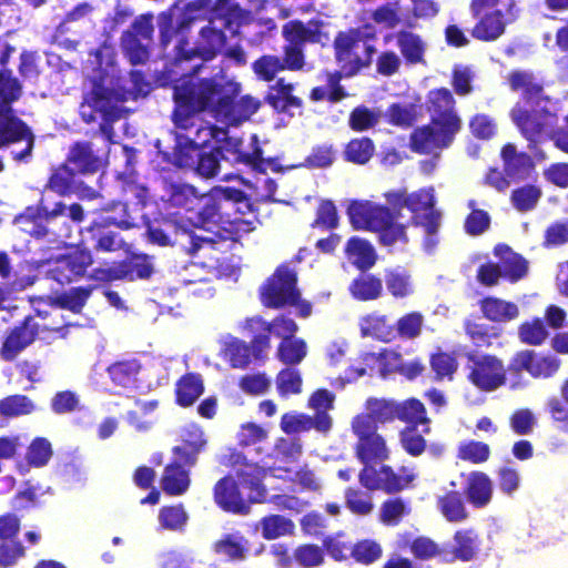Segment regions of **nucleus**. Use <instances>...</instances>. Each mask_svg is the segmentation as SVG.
I'll return each mask as SVG.
<instances>
[{"instance_id":"nucleus-1","label":"nucleus","mask_w":568,"mask_h":568,"mask_svg":"<svg viewBox=\"0 0 568 568\" xmlns=\"http://www.w3.org/2000/svg\"><path fill=\"white\" fill-rule=\"evenodd\" d=\"M239 92V84L224 78L200 80L184 78L174 88V123L176 128L190 130L194 125L193 116L207 111L217 121L236 125L254 114L260 103L251 97H243L236 103L232 98Z\"/></svg>"},{"instance_id":"nucleus-2","label":"nucleus","mask_w":568,"mask_h":568,"mask_svg":"<svg viewBox=\"0 0 568 568\" xmlns=\"http://www.w3.org/2000/svg\"><path fill=\"white\" fill-rule=\"evenodd\" d=\"M114 57V49L110 45H103L94 54L92 63L98 67L90 75L92 91L80 108L85 122L94 121L95 113H100L105 121L119 119L125 112L123 102L149 92V85L140 72H131L130 78L125 80L119 77Z\"/></svg>"},{"instance_id":"nucleus-3","label":"nucleus","mask_w":568,"mask_h":568,"mask_svg":"<svg viewBox=\"0 0 568 568\" xmlns=\"http://www.w3.org/2000/svg\"><path fill=\"white\" fill-rule=\"evenodd\" d=\"M408 195L404 189L385 192L388 206L367 200L353 201L347 209L349 222L355 230L376 233L384 246L406 244L407 226L399 221L400 212L396 210L407 207Z\"/></svg>"},{"instance_id":"nucleus-4","label":"nucleus","mask_w":568,"mask_h":568,"mask_svg":"<svg viewBox=\"0 0 568 568\" xmlns=\"http://www.w3.org/2000/svg\"><path fill=\"white\" fill-rule=\"evenodd\" d=\"M508 81L514 91L523 94V100L511 110V119L521 134L531 144H536L552 133L556 123L555 103L541 95V85L530 72L514 71Z\"/></svg>"},{"instance_id":"nucleus-5","label":"nucleus","mask_w":568,"mask_h":568,"mask_svg":"<svg viewBox=\"0 0 568 568\" xmlns=\"http://www.w3.org/2000/svg\"><path fill=\"white\" fill-rule=\"evenodd\" d=\"M236 205L247 207L243 193L231 187L216 186L209 194L201 195L197 206L189 222L196 229L235 239L254 230V220L244 216H231Z\"/></svg>"},{"instance_id":"nucleus-6","label":"nucleus","mask_w":568,"mask_h":568,"mask_svg":"<svg viewBox=\"0 0 568 568\" xmlns=\"http://www.w3.org/2000/svg\"><path fill=\"white\" fill-rule=\"evenodd\" d=\"M247 19L248 14L232 0H219L210 11L209 24L200 31L192 54L205 61L213 59L224 47L226 31L234 34Z\"/></svg>"},{"instance_id":"nucleus-7","label":"nucleus","mask_w":568,"mask_h":568,"mask_svg":"<svg viewBox=\"0 0 568 568\" xmlns=\"http://www.w3.org/2000/svg\"><path fill=\"white\" fill-rule=\"evenodd\" d=\"M240 139H230L225 145L214 146L210 153H200L192 149V154L184 153L182 142H179V151L175 153V162L179 166L194 169L201 176L211 178L219 174L223 163L255 164L261 158V150L254 148L252 152L241 149Z\"/></svg>"},{"instance_id":"nucleus-8","label":"nucleus","mask_w":568,"mask_h":568,"mask_svg":"<svg viewBox=\"0 0 568 568\" xmlns=\"http://www.w3.org/2000/svg\"><path fill=\"white\" fill-rule=\"evenodd\" d=\"M20 87L16 79L0 74V148L11 142H22L21 151H12L18 161L26 160L33 146V135L18 118L12 114L10 103L18 99Z\"/></svg>"},{"instance_id":"nucleus-9","label":"nucleus","mask_w":568,"mask_h":568,"mask_svg":"<svg viewBox=\"0 0 568 568\" xmlns=\"http://www.w3.org/2000/svg\"><path fill=\"white\" fill-rule=\"evenodd\" d=\"M374 28L365 26L341 32L336 37V59L343 75H354L369 63L374 50L372 45L367 44L366 40L374 38Z\"/></svg>"},{"instance_id":"nucleus-10","label":"nucleus","mask_w":568,"mask_h":568,"mask_svg":"<svg viewBox=\"0 0 568 568\" xmlns=\"http://www.w3.org/2000/svg\"><path fill=\"white\" fill-rule=\"evenodd\" d=\"M398 369L404 371L409 377H413L419 374L423 367L419 363H412L407 368H405L403 366L400 355L395 351L385 349L378 354L365 353L361 356L358 363H354L347 367L333 384L344 387L345 384L354 383L361 377L373 375L375 372L379 373L382 376H385L388 373Z\"/></svg>"},{"instance_id":"nucleus-11","label":"nucleus","mask_w":568,"mask_h":568,"mask_svg":"<svg viewBox=\"0 0 568 568\" xmlns=\"http://www.w3.org/2000/svg\"><path fill=\"white\" fill-rule=\"evenodd\" d=\"M385 458H371L359 475L363 486L368 489H383L388 493L398 491L408 487L417 477L413 468L403 467L399 474H394L387 466L379 465L378 462Z\"/></svg>"},{"instance_id":"nucleus-12","label":"nucleus","mask_w":568,"mask_h":568,"mask_svg":"<svg viewBox=\"0 0 568 568\" xmlns=\"http://www.w3.org/2000/svg\"><path fill=\"white\" fill-rule=\"evenodd\" d=\"M283 34L286 40L291 42V45L285 49V60L283 61L285 69L287 68L290 70H300L303 68L304 58L298 47L300 42H322L323 40H327V36L322 32L320 23L313 21L307 24L291 21L284 26Z\"/></svg>"},{"instance_id":"nucleus-13","label":"nucleus","mask_w":568,"mask_h":568,"mask_svg":"<svg viewBox=\"0 0 568 568\" xmlns=\"http://www.w3.org/2000/svg\"><path fill=\"white\" fill-rule=\"evenodd\" d=\"M298 297L296 275L287 267H278L261 290L262 303L267 307H282L293 304Z\"/></svg>"},{"instance_id":"nucleus-14","label":"nucleus","mask_w":568,"mask_h":568,"mask_svg":"<svg viewBox=\"0 0 568 568\" xmlns=\"http://www.w3.org/2000/svg\"><path fill=\"white\" fill-rule=\"evenodd\" d=\"M352 429L358 437L357 454L363 463L371 458H387L385 442L376 434V422L367 410L354 417Z\"/></svg>"},{"instance_id":"nucleus-15","label":"nucleus","mask_w":568,"mask_h":568,"mask_svg":"<svg viewBox=\"0 0 568 568\" xmlns=\"http://www.w3.org/2000/svg\"><path fill=\"white\" fill-rule=\"evenodd\" d=\"M458 132V123L455 119L448 122V128L430 124L418 128L410 136L412 149L419 153H435L449 145L454 135Z\"/></svg>"},{"instance_id":"nucleus-16","label":"nucleus","mask_w":568,"mask_h":568,"mask_svg":"<svg viewBox=\"0 0 568 568\" xmlns=\"http://www.w3.org/2000/svg\"><path fill=\"white\" fill-rule=\"evenodd\" d=\"M473 368L470 382L481 390L491 392L504 385L506 371L503 362L493 355H480L470 358Z\"/></svg>"},{"instance_id":"nucleus-17","label":"nucleus","mask_w":568,"mask_h":568,"mask_svg":"<svg viewBox=\"0 0 568 568\" xmlns=\"http://www.w3.org/2000/svg\"><path fill=\"white\" fill-rule=\"evenodd\" d=\"M560 364V359L555 355L524 349L515 354L510 369L525 371L534 378H549L558 372Z\"/></svg>"},{"instance_id":"nucleus-18","label":"nucleus","mask_w":568,"mask_h":568,"mask_svg":"<svg viewBox=\"0 0 568 568\" xmlns=\"http://www.w3.org/2000/svg\"><path fill=\"white\" fill-rule=\"evenodd\" d=\"M434 206V187L420 189L408 195L407 209L413 213V220L423 225L428 235L436 233L440 221V213Z\"/></svg>"},{"instance_id":"nucleus-19","label":"nucleus","mask_w":568,"mask_h":568,"mask_svg":"<svg viewBox=\"0 0 568 568\" xmlns=\"http://www.w3.org/2000/svg\"><path fill=\"white\" fill-rule=\"evenodd\" d=\"M227 463L236 468L241 484L248 489V499L254 503L264 501L266 493L262 480L266 476V470L256 464L246 463V458L239 453H232Z\"/></svg>"},{"instance_id":"nucleus-20","label":"nucleus","mask_w":568,"mask_h":568,"mask_svg":"<svg viewBox=\"0 0 568 568\" xmlns=\"http://www.w3.org/2000/svg\"><path fill=\"white\" fill-rule=\"evenodd\" d=\"M60 215H68L72 221L81 222L84 217V212L82 206L77 203L70 206H65L63 203L58 202L52 207H50L48 204L44 203V201H42L41 212L38 216L39 222L34 223V225L29 227V225L31 224L30 219L32 217L31 211L29 210L26 214L19 216L16 220V223L24 232L33 234L34 236H42L44 232L40 230V223L42 221L48 222L49 220Z\"/></svg>"},{"instance_id":"nucleus-21","label":"nucleus","mask_w":568,"mask_h":568,"mask_svg":"<svg viewBox=\"0 0 568 568\" xmlns=\"http://www.w3.org/2000/svg\"><path fill=\"white\" fill-rule=\"evenodd\" d=\"M179 436L180 445L174 448L175 463L192 466L206 445L205 434L200 425L189 423L181 428Z\"/></svg>"},{"instance_id":"nucleus-22","label":"nucleus","mask_w":568,"mask_h":568,"mask_svg":"<svg viewBox=\"0 0 568 568\" xmlns=\"http://www.w3.org/2000/svg\"><path fill=\"white\" fill-rule=\"evenodd\" d=\"M151 273L152 265L149 260L144 256H135L113 267L95 270L92 277L99 281H113L122 278L132 281L135 278L149 277Z\"/></svg>"},{"instance_id":"nucleus-23","label":"nucleus","mask_w":568,"mask_h":568,"mask_svg":"<svg viewBox=\"0 0 568 568\" xmlns=\"http://www.w3.org/2000/svg\"><path fill=\"white\" fill-rule=\"evenodd\" d=\"M332 425L333 419L326 413L312 417L303 413L290 412L285 413L280 422L281 429L287 435L306 432L311 428L325 434L331 430Z\"/></svg>"},{"instance_id":"nucleus-24","label":"nucleus","mask_w":568,"mask_h":568,"mask_svg":"<svg viewBox=\"0 0 568 568\" xmlns=\"http://www.w3.org/2000/svg\"><path fill=\"white\" fill-rule=\"evenodd\" d=\"M91 263L90 252L77 248L67 256L57 257L55 266L50 268L49 272L60 283L70 282L74 277L82 275Z\"/></svg>"},{"instance_id":"nucleus-25","label":"nucleus","mask_w":568,"mask_h":568,"mask_svg":"<svg viewBox=\"0 0 568 568\" xmlns=\"http://www.w3.org/2000/svg\"><path fill=\"white\" fill-rule=\"evenodd\" d=\"M233 139L227 136V132L215 125H199L194 134L189 132L186 135L179 134L176 140L178 143L182 142V149L184 153L192 154V149L199 151L201 146H205L213 142V148L219 145H225V141ZM179 151V144L176 145V152Z\"/></svg>"},{"instance_id":"nucleus-26","label":"nucleus","mask_w":568,"mask_h":568,"mask_svg":"<svg viewBox=\"0 0 568 568\" xmlns=\"http://www.w3.org/2000/svg\"><path fill=\"white\" fill-rule=\"evenodd\" d=\"M40 324L28 317L22 326L16 327L7 336L1 348V357L6 361L13 359L22 349L30 345L39 332Z\"/></svg>"},{"instance_id":"nucleus-27","label":"nucleus","mask_w":568,"mask_h":568,"mask_svg":"<svg viewBox=\"0 0 568 568\" xmlns=\"http://www.w3.org/2000/svg\"><path fill=\"white\" fill-rule=\"evenodd\" d=\"M480 549V540L478 534L473 529L457 530L453 537V541L443 549V556L462 561L474 559Z\"/></svg>"},{"instance_id":"nucleus-28","label":"nucleus","mask_w":568,"mask_h":568,"mask_svg":"<svg viewBox=\"0 0 568 568\" xmlns=\"http://www.w3.org/2000/svg\"><path fill=\"white\" fill-rule=\"evenodd\" d=\"M454 99L447 89H438L429 92L428 110L432 114V121L435 125L448 128V122L455 119L460 129V119L453 110Z\"/></svg>"},{"instance_id":"nucleus-29","label":"nucleus","mask_w":568,"mask_h":568,"mask_svg":"<svg viewBox=\"0 0 568 568\" xmlns=\"http://www.w3.org/2000/svg\"><path fill=\"white\" fill-rule=\"evenodd\" d=\"M479 21L473 28L474 38L481 41H495L504 34L506 26L515 19H507L500 10H486Z\"/></svg>"},{"instance_id":"nucleus-30","label":"nucleus","mask_w":568,"mask_h":568,"mask_svg":"<svg viewBox=\"0 0 568 568\" xmlns=\"http://www.w3.org/2000/svg\"><path fill=\"white\" fill-rule=\"evenodd\" d=\"M373 20L388 29L398 24L412 26L410 8L405 7L399 0L381 6L372 13Z\"/></svg>"},{"instance_id":"nucleus-31","label":"nucleus","mask_w":568,"mask_h":568,"mask_svg":"<svg viewBox=\"0 0 568 568\" xmlns=\"http://www.w3.org/2000/svg\"><path fill=\"white\" fill-rule=\"evenodd\" d=\"M485 318L494 323H508L518 318L520 312L517 304L498 297H486L480 303Z\"/></svg>"},{"instance_id":"nucleus-32","label":"nucleus","mask_w":568,"mask_h":568,"mask_svg":"<svg viewBox=\"0 0 568 568\" xmlns=\"http://www.w3.org/2000/svg\"><path fill=\"white\" fill-rule=\"evenodd\" d=\"M361 334L383 342H390L396 337V331L385 315L378 313L367 314L359 318Z\"/></svg>"},{"instance_id":"nucleus-33","label":"nucleus","mask_w":568,"mask_h":568,"mask_svg":"<svg viewBox=\"0 0 568 568\" xmlns=\"http://www.w3.org/2000/svg\"><path fill=\"white\" fill-rule=\"evenodd\" d=\"M495 255L500 260L503 275L510 282H516L527 274V261L513 252L507 245H497L495 247Z\"/></svg>"},{"instance_id":"nucleus-34","label":"nucleus","mask_w":568,"mask_h":568,"mask_svg":"<svg viewBox=\"0 0 568 568\" xmlns=\"http://www.w3.org/2000/svg\"><path fill=\"white\" fill-rule=\"evenodd\" d=\"M466 495L475 507H485L491 499L493 483L489 477L480 471L468 475Z\"/></svg>"},{"instance_id":"nucleus-35","label":"nucleus","mask_w":568,"mask_h":568,"mask_svg":"<svg viewBox=\"0 0 568 568\" xmlns=\"http://www.w3.org/2000/svg\"><path fill=\"white\" fill-rule=\"evenodd\" d=\"M214 497L216 504L227 511L241 513L246 508L232 478H223L216 484Z\"/></svg>"},{"instance_id":"nucleus-36","label":"nucleus","mask_w":568,"mask_h":568,"mask_svg":"<svg viewBox=\"0 0 568 568\" xmlns=\"http://www.w3.org/2000/svg\"><path fill=\"white\" fill-rule=\"evenodd\" d=\"M345 253L348 261L361 270L372 267L376 261V253L373 245L368 241L357 236L348 240Z\"/></svg>"},{"instance_id":"nucleus-37","label":"nucleus","mask_w":568,"mask_h":568,"mask_svg":"<svg viewBox=\"0 0 568 568\" xmlns=\"http://www.w3.org/2000/svg\"><path fill=\"white\" fill-rule=\"evenodd\" d=\"M507 176L511 180L525 179L531 168L530 158L518 153L514 144H507L501 150Z\"/></svg>"},{"instance_id":"nucleus-38","label":"nucleus","mask_w":568,"mask_h":568,"mask_svg":"<svg viewBox=\"0 0 568 568\" xmlns=\"http://www.w3.org/2000/svg\"><path fill=\"white\" fill-rule=\"evenodd\" d=\"M394 37L402 55L408 63H419L423 61L426 43L418 34L403 30Z\"/></svg>"},{"instance_id":"nucleus-39","label":"nucleus","mask_w":568,"mask_h":568,"mask_svg":"<svg viewBox=\"0 0 568 568\" xmlns=\"http://www.w3.org/2000/svg\"><path fill=\"white\" fill-rule=\"evenodd\" d=\"M265 539L272 540L294 534L295 524L281 515H268L262 518L257 525Z\"/></svg>"},{"instance_id":"nucleus-40","label":"nucleus","mask_w":568,"mask_h":568,"mask_svg":"<svg viewBox=\"0 0 568 568\" xmlns=\"http://www.w3.org/2000/svg\"><path fill=\"white\" fill-rule=\"evenodd\" d=\"M203 381L197 374H187L176 384L178 404L184 407L191 406L203 393Z\"/></svg>"},{"instance_id":"nucleus-41","label":"nucleus","mask_w":568,"mask_h":568,"mask_svg":"<svg viewBox=\"0 0 568 568\" xmlns=\"http://www.w3.org/2000/svg\"><path fill=\"white\" fill-rule=\"evenodd\" d=\"M293 85L285 83L283 79L278 80L275 85L271 88L267 95L270 104L278 111H290L292 108H298L301 100L292 94Z\"/></svg>"},{"instance_id":"nucleus-42","label":"nucleus","mask_w":568,"mask_h":568,"mask_svg":"<svg viewBox=\"0 0 568 568\" xmlns=\"http://www.w3.org/2000/svg\"><path fill=\"white\" fill-rule=\"evenodd\" d=\"M69 163L75 170L87 173L98 171L102 166L103 161L92 153L89 144H77L70 152Z\"/></svg>"},{"instance_id":"nucleus-43","label":"nucleus","mask_w":568,"mask_h":568,"mask_svg":"<svg viewBox=\"0 0 568 568\" xmlns=\"http://www.w3.org/2000/svg\"><path fill=\"white\" fill-rule=\"evenodd\" d=\"M275 386L281 398L300 395L303 387V378L300 371L292 367L283 368L276 375Z\"/></svg>"},{"instance_id":"nucleus-44","label":"nucleus","mask_w":568,"mask_h":568,"mask_svg":"<svg viewBox=\"0 0 568 568\" xmlns=\"http://www.w3.org/2000/svg\"><path fill=\"white\" fill-rule=\"evenodd\" d=\"M548 335V329L539 317L527 320L518 326V338L526 345L539 346L547 339Z\"/></svg>"},{"instance_id":"nucleus-45","label":"nucleus","mask_w":568,"mask_h":568,"mask_svg":"<svg viewBox=\"0 0 568 568\" xmlns=\"http://www.w3.org/2000/svg\"><path fill=\"white\" fill-rule=\"evenodd\" d=\"M161 485L165 493L181 495L189 488V474L176 464L170 465L164 470Z\"/></svg>"},{"instance_id":"nucleus-46","label":"nucleus","mask_w":568,"mask_h":568,"mask_svg":"<svg viewBox=\"0 0 568 568\" xmlns=\"http://www.w3.org/2000/svg\"><path fill=\"white\" fill-rule=\"evenodd\" d=\"M91 291L88 288H72L63 295L59 296L57 302L59 305H52L50 315L54 318L62 317L61 308L70 310L74 313L80 312L85 301L90 296Z\"/></svg>"},{"instance_id":"nucleus-47","label":"nucleus","mask_w":568,"mask_h":568,"mask_svg":"<svg viewBox=\"0 0 568 568\" xmlns=\"http://www.w3.org/2000/svg\"><path fill=\"white\" fill-rule=\"evenodd\" d=\"M385 284L387 291L396 298L407 297L414 292L410 275L403 268L387 271Z\"/></svg>"},{"instance_id":"nucleus-48","label":"nucleus","mask_w":568,"mask_h":568,"mask_svg":"<svg viewBox=\"0 0 568 568\" xmlns=\"http://www.w3.org/2000/svg\"><path fill=\"white\" fill-rule=\"evenodd\" d=\"M307 354V345L301 338H290L282 341L277 349V357L287 365L300 364Z\"/></svg>"},{"instance_id":"nucleus-49","label":"nucleus","mask_w":568,"mask_h":568,"mask_svg":"<svg viewBox=\"0 0 568 568\" xmlns=\"http://www.w3.org/2000/svg\"><path fill=\"white\" fill-rule=\"evenodd\" d=\"M457 456L473 464H481L488 460L490 448L483 442L474 439L464 440L458 445Z\"/></svg>"},{"instance_id":"nucleus-50","label":"nucleus","mask_w":568,"mask_h":568,"mask_svg":"<svg viewBox=\"0 0 568 568\" xmlns=\"http://www.w3.org/2000/svg\"><path fill=\"white\" fill-rule=\"evenodd\" d=\"M397 418L415 425L428 423L424 404L415 398L397 403Z\"/></svg>"},{"instance_id":"nucleus-51","label":"nucleus","mask_w":568,"mask_h":568,"mask_svg":"<svg viewBox=\"0 0 568 568\" xmlns=\"http://www.w3.org/2000/svg\"><path fill=\"white\" fill-rule=\"evenodd\" d=\"M34 409L33 402L23 395H13L0 400V415L6 417L28 415Z\"/></svg>"},{"instance_id":"nucleus-52","label":"nucleus","mask_w":568,"mask_h":568,"mask_svg":"<svg viewBox=\"0 0 568 568\" xmlns=\"http://www.w3.org/2000/svg\"><path fill=\"white\" fill-rule=\"evenodd\" d=\"M365 408L373 416L376 424L397 418V403L393 400L368 398Z\"/></svg>"},{"instance_id":"nucleus-53","label":"nucleus","mask_w":568,"mask_h":568,"mask_svg":"<svg viewBox=\"0 0 568 568\" xmlns=\"http://www.w3.org/2000/svg\"><path fill=\"white\" fill-rule=\"evenodd\" d=\"M112 382L124 388L134 385L139 365L135 362L115 363L108 369Z\"/></svg>"},{"instance_id":"nucleus-54","label":"nucleus","mask_w":568,"mask_h":568,"mask_svg":"<svg viewBox=\"0 0 568 568\" xmlns=\"http://www.w3.org/2000/svg\"><path fill=\"white\" fill-rule=\"evenodd\" d=\"M351 292L358 300H374L381 295L382 282L371 275H363L353 282Z\"/></svg>"},{"instance_id":"nucleus-55","label":"nucleus","mask_w":568,"mask_h":568,"mask_svg":"<svg viewBox=\"0 0 568 568\" xmlns=\"http://www.w3.org/2000/svg\"><path fill=\"white\" fill-rule=\"evenodd\" d=\"M382 112L378 109L357 106L349 116V125L355 131H365L374 128L381 120Z\"/></svg>"},{"instance_id":"nucleus-56","label":"nucleus","mask_w":568,"mask_h":568,"mask_svg":"<svg viewBox=\"0 0 568 568\" xmlns=\"http://www.w3.org/2000/svg\"><path fill=\"white\" fill-rule=\"evenodd\" d=\"M374 144L367 138L352 140L345 150L347 161L356 164H365L374 154Z\"/></svg>"},{"instance_id":"nucleus-57","label":"nucleus","mask_w":568,"mask_h":568,"mask_svg":"<svg viewBox=\"0 0 568 568\" xmlns=\"http://www.w3.org/2000/svg\"><path fill=\"white\" fill-rule=\"evenodd\" d=\"M125 54L133 64L143 63L149 58L148 42L126 32L122 38Z\"/></svg>"},{"instance_id":"nucleus-58","label":"nucleus","mask_w":568,"mask_h":568,"mask_svg":"<svg viewBox=\"0 0 568 568\" xmlns=\"http://www.w3.org/2000/svg\"><path fill=\"white\" fill-rule=\"evenodd\" d=\"M541 191L534 185H525L511 193V203L518 211H529L539 201Z\"/></svg>"},{"instance_id":"nucleus-59","label":"nucleus","mask_w":568,"mask_h":568,"mask_svg":"<svg viewBox=\"0 0 568 568\" xmlns=\"http://www.w3.org/2000/svg\"><path fill=\"white\" fill-rule=\"evenodd\" d=\"M442 514L449 521H460L466 518L464 503L457 493H452L439 499Z\"/></svg>"},{"instance_id":"nucleus-60","label":"nucleus","mask_w":568,"mask_h":568,"mask_svg":"<svg viewBox=\"0 0 568 568\" xmlns=\"http://www.w3.org/2000/svg\"><path fill=\"white\" fill-rule=\"evenodd\" d=\"M423 324L424 317L420 313H408L397 321L396 335L398 334L404 338H415L420 334Z\"/></svg>"},{"instance_id":"nucleus-61","label":"nucleus","mask_w":568,"mask_h":568,"mask_svg":"<svg viewBox=\"0 0 568 568\" xmlns=\"http://www.w3.org/2000/svg\"><path fill=\"white\" fill-rule=\"evenodd\" d=\"M201 195L196 194V191L191 185L176 186L172 193L171 202L175 206L186 207L189 216H192Z\"/></svg>"},{"instance_id":"nucleus-62","label":"nucleus","mask_w":568,"mask_h":568,"mask_svg":"<svg viewBox=\"0 0 568 568\" xmlns=\"http://www.w3.org/2000/svg\"><path fill=\"white\" fill-rule=\"evenodd\" d=\"M285 69L283 61L275 55H264L253 63V70L264 81H271L276 73Z\"/></svg>"},{"instance_id":"nucleus-63","label":"nucleus","mask_w":568,"mask_h":568,"mask_svg":"<svg viewBox=\"0 0 568 568\" xmlns=\"http://www.w3.org/2000/svg\"><path fill=\"white\" fill-rule=\"evenodd\" d=\"M385 115L390 124L407 128L415 121L416 110L410 104L394 103L387 109Z\"/></svg>"},{"instance_id":"nucleus-64","label":"nucleus","mask_w":568,"mask_h":568,"mask_svg":"<svg viewBox=\"0 0 568 568\" xmlns=\"http://www.w3.org/2000/svg\"><path fill=\"white\" fill-rule=\"evenodd\" d=\"M224 354L233 367H244L250 362L248 347L236 338L225 342Z\"/></svg>"}]
</instances>
